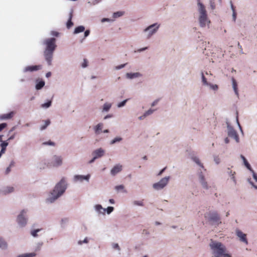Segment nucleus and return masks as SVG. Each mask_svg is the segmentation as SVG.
Segmentation results:
<instances>
[{
    "label": "nucleus",
    "instance_id": "f257e3e1",
    "mask_svg": "<svg viewBox=\"0 0 257 257\" xmlns=\"http://www.w3.org/2000/svg\"><path fill=\"white\" fill-rule=\"evenodd\" d=\"M67 188L66 179L63 177L55 184L53 188L47 193L45 199V202L47 204L54 203L64 194Z\"/></svg>",
    "mask_w": 257,
    "mask_h": 257
},
{
    "label": "nucleus",
    "instance_id": "f03ea898",
    "mask_svg": "<svg viewBox=\"0 0 257 257\" xmlns=\"http://www.w3.org/2000/svg\"><path fill=\"white\" fill-rule=\"evenodd\" d=\"M209 246L212 257H232L227 252L225 245L219 241L211 239Z\"/></svg>",
    "mask_w": 257,
    "mask_h": 257
},
{
    "label": "nucleus",
    "instance_id": "7ed1b4c3",
    "mask_svg": "<svg viewBox=\"0 0 257 257\" xmlns=\"http://www.w3.org/2000/svg\"><path fill=\"white\" fill-rule=\"evenodd\" d=\"M56 42L55 38H50L46 39L43 42V44L45 46L44 56L49 66L52 64L53 53L57 47Z\"/></svg>",
    "mask_w": 257,
    "mask_h": 257
},
{
    "label": "nucleus",
    "instance_id": "20e7f679",
    "mask_svg": "<svg viewBox=\"0 0 257 257\" xmlns=\"http://www.w3.org/2000/svg\"><path fill=\"white\" fill-rule=\"evenodd\" d=\"M197 11L199 26L201 28H209L210 20L208 17L205 6L200 0H197Z\"/></svg>",
    "mask_w": 257,
    "mask_h": 257
},
{
    "label": "nucleus",
    "instance_id": "39448f33",
    "mask_svg": "<svg viewBox=\"0 0 257 257\" xmlns=\"http://www.w3.org/2000/svg\"><path fill=\"white\" fill-rule=\"evenodd\" d=\"M161 24L155 23L150 25L143 30L142 33L146 39H150L159 31Z\"/></svg>",
    "mask_w": 257,
    "mask_h": 257
},
{
    "label": "nucleus",
    "instance_id": "423d86ee",
    "mask_svg": "<svg viewBox=\"0 0 257 257\" xmlns=\"http://www.w3.org/2000/svg\"><path fill=\"white\" fill-rule=\"evenodd\" d=\"M28 213V209H23L20 210L17 215L16 221L19 227L24 228L28 224L29 220Z\"/></svg>",
    "mask_w": 257,
    "mask_h": 257
},
{
    "label": "nucleus",
    "instance_id": "0eeeda50",
    "mask_svg": "<svg viewBox=\"0 0 257 257\" xmlns=\"http://www.w3.org/2000/svg\"><path fill=\"white\" fill-rule=\"evenodd\" d=\"M200 75L201 82L203 86L207 87L209 90L212 91L214 93L218 90V85L216 84L209 82L203 72H201Z\"/></svg>",
    "mask_w": 257,
    "mask_h": 257
},
{
    "label": "nucleus",
    "instance_id": "6e6552de",
    "mask_svg": "<svg viewBox=\"0 0 257 257\" xmlns=\"http://www.w3.org/2000/svg\"><path fill=\"white\" fill-rule=\"evenodd\" d=\"M93 209L95 212L98 215H105L110 214L114 210V208L112 206H108L106 208H103L101 204H96L94 205Z\"/></svg>",
    "mask_w": 257,
    "mask_h": 257
},
{
    "label": "nucleus",
    "instance_id": "1a4fd4ad",
    "mask_svg": "<svg viewBox=\"0 0 257 257\" xmlns=\"http://www.w3.org/2000/svg\"><path fill=\"white\" fill-rule=\"evenodd\" d=\"M170 179V176H166L162 178L159 181L154 183L152 185V187L155 190H161L167 186Z\"/></svg>",
    "mask_w": 257,
    "mask_h": 257
},
{
    "label": "nucleus",
    "instance_id": "9d476101",
    "mask_svg": "<svg viewBox=\"0 0 257 257\" xmlns=\"http://www.w3.org/2000/svg\"><path fill=\"white\" fill-rule=\"evenodd\" d=\"M226 133L228 137L233 139L236 143H239V138L236 131L228 122H226Z\"/></svg>",
    "mask_w": 257,
    "mask_h": 257
},
{
    "label": "nucleus",
    "instance_id": "9b49d317",
    "mask_svg": "<svg viewBox=\"0 0 257 257\" xmlns=\"http://www.w3.org/2000/svg\"><path fill=\"white\" fill-rule=\"evenodd\" d=\"M51 167L52 168H58L63 164V158L61 155H53L50 161Z\"/></svg>",
    "mask_w": 257,
    "mask_h": 257
},
{
    "label": "nucleus",
    "instance_id": "f8f14e48",
    "mask_svg": "<svg viewBox=\"0 0 257 257\" xmlns=\"http://www.w3.org/2000/svg\"><path fill=\"white\" fill-rule=\"evenodd\" d=\"M205 217L212 221L217 225L221 223L220 217L215 211H209L205 214Z\"/></svg>",
    "mask_w": 257,
    "mask_h": 257
},
{
    "label": "nucleus",
    "instance_id": "ddd939ff",
    "mask_svg": "<svg viewBox=\"0 0 257 257\" xmlns=\"http://www.w3.org/2000/svg\"><path fill=\"white\" fill-rule=\"evenodd\" d=\"M91 178V175L90 174H87L86 175H80L77 174L73 176V181L77 183H82L84 181L86 183H89Z\"/></svg>",
    "mask_w": 257,
    "mask_h": 257
},
{
    "label": "nucleus",
    "instance_id": "4468645a",
    "mask_svg": "<svg viewBox=\"0 0 257 257\" xmlns=\"http://www.w3.org/2000/svg\"><path fill=\"white\" fill-rule=\"evenodd\" d=\"M199 182L200 183L202 187L206 190H208L210 188V186L208 185L207 182L206 181L205 178V175L202 170L198 172L197 174Z\"/></svg>",
    "mask_w": 257,
    "mask_h": 257
},
{
    "label": "nucleus",
    "instance_id": "2eb2a0df",
    "mask_svg": "<svg viewBox=\"0 0 257 257\" xmlns=\"http://www.w3.org/2000/svg\"><path fill=\"white\" fill-rule=\"evenodd\" d=\"M235 234L240 242H243L246 245L248 244V242L246 237V234L243 233L240 230L237 229L235 230Z\"/></svg>",
    "mask_w": 257,
    "mask_h": 257
},
{
    "label": "nucleus",
    "instance_id": "dca6fc26",
    "mask_svg": "<svg viewBox=\"0 0 257 257\" xmlns=\"http://www.w3.org/2000/svg\"><path fill=\"white\" fill-rule=\"evenodd\" d=\"M123 169V166L120 164L117 163L115 164L111 169L110 174L112 176H115L118 174L120 173Z\"/></svg>",
    "mask_w": 257,
    "mask_h": 257
},
{
    "label": "nucleus",
    "instance_id": "f3484780",
    "mask_svg": "<svg viewBox=\"0 0 257 257\" xmlns=\"http://www.w3.org/2000/svg\"><path fill=\"white\" fill-rule=\"evenodd\" d=\"M105 154V151L102 148H99L94 150L92 153V156L97 159L103 157Z\"/></svg>",
    "mask_w": 257,
    "mask_h": 257
},
{
    "label": "nucleus",
    "instance_id": "a211bd4d",
    "mask_svg": "<svg viewBox=\"0 0 257 257\" xmlns=\"http://www.w3.org/2000/svg\"><path fill=\"white\" fill-rule=\"evenodd\" d=\"M42 68V66L41 65L27 66L23 69V72L26 73L28 72L37 71L41 69Z\"/></svg>",
    "mask_w": 257,
    "mask_h": 257
},
{
    "label": "nucleus",
    "instance_id": "6ab92c4d",
    "mask_svg": "<svg viewBox=\"0 0 257 257\" xmlns=\"http://www.w3.org/2000/svg\"><path fill=\"white\" fill-rule=\"evenodd\" d=\"M38 167L40 170H43L49 168H52L51 167L50 162H49L47 160H44L41 161L39 163Z\"/></svg>",
    "mask_w": 257,
    "mask_h": 257
},
{
    "label": "nucleus",
    "instance_id": "aec40b11",
    "mask_svg": "<svg viewBox=\"0 0 257 257\" xmlns=\"http://www.w3.org/2000/svg\"><path fill=\"white\" fill-rule=\"evenodd\" d=\"M142 74L140 72H128L125 74V77L129 80H132L142 77Z\"/></svg>",
    "mask_w": 257,
    "mask_h": 257
},
{
    "label": "nucleus",
    "instance_id": "412c9836",
    "mask_svg": "<svg viewBox=\"0 0 257 257\" xmlns=\"http://www.w3.org/2000/svg\"><path fill=\"white\" fill-rule=\"evenodd\" d=\"M226 172L233 184L235 185L237 183L236 179L235 176V172L232 171L230 168H228Z\"/></svg>",
    "mask_w": 257,
    "mask_h": 257
},
{
    "label": "nucleus",
    "instance_id": "4be33fe9",
    "mask_svg": "<svg viewBox=\"0 0 257 257\" xmlns=\"http://www.w3.org/2000/svg\"><path fill=\"white\" fill-rule=\"evenodd\" d=\"M243 164L252 174V177L254 181L257 182V174L252 170L247 161H246L244 163H243Z\"/></svg>",
    "mask_w": 257,
    "mask_h": 257
},
{
    "label": "nucleus",
    "instance_id": "5701e85b",
    "mask_svg": "<svg viewBox=\"0 0 257 257\" xmlns=\"http://www.w3.org/2000/svg\"><path fill=\"white\" fill-rule=\"evenodd\" d=\"M192 160L199 167H200V169H199L198 172H200V170L202 171L205 172L206 169L204 168L203 164L201 163L199 158L197 156H194L192 158Z\"/></svg>",
    "mask_w": 257,
    "mask_h": 257
},
{
    "label": "nucleus",
    "instance_id": "b1692460",
    "mask_svg": "<svg viewBox=\"0 0 257 257\" xmlns=\"http://www.w3.org/2000/svg\"><path fill=\"white\" fill-rule=\"evenodd\" d=\"M112 106V103L109 102H105L102 106L101 109V112H107L109 111L111 107Z\"/></svg>",
    "mask_w": 257,
    "mask_h": 257
},
{
    "label": "nucleus",
    "instance_id": "393cba45",
    "mask_svg": "<svg viewBox=\"0 0 257 257\" xmlns=\"http://www.w3.org/2000/svg\"><path fill=\"white\" fill-rule=\"evenodd\" d=\"M0 249L6 250L8 249V244L7 242L0 236Z\"/></svg>",
    "mask_w": 257,
    "mask_h": 257
},
{
    "label": "nucleus",
    "instance_id": "a878e982",
    "mask_svg": "<svg viewBox=\"0 0 257 257\" xmlns=\"http://www.w3.org/2000/svg\"><path fill=\"white\" fill-rule=\"evenodd\" d=\"M103 127V124L102 122L98 123L93 128L95 133L99 135L102 132Z\"/></svg>",
    "mask_w": 257,
    "mask_h": 257
},
{
    "label": "nucleus",
    "instance_id": "bb28decb",
    "mask_svg": "<svg viewBox=\"0 0 257 257\" xmlns=\"http://www.w3.org/2000/svg\"><path fill=\"white\" fill-rule=\"evenodd\" d=\"M132 204L135 207H144L145 206V202L144 199H140V200H134L132 202Z\"/></svg>",
    "mask_w": 257,
    "mask_h": 257
},
{
    "label": "nucleus",
    "instance_id": "cd10ccee",
    "mask_svg": "<svg viewBox=\"0 0 257 257\" xmlns=\"http://www.w3.org/2000/svg\"><path fill=\"white\" fill-rule=\"evenodd\" d=\"M45 84V82L44 81L37 79L36 81L35 88L37 90H40L44 86Z\"/></svg>",
    "mask_w": 257,
    "mask_h": 257
},
{
    "label": "nucleus",
    "instance_id": "c85d7f7f",
    "mask_svg": "<svg viewBox=\"0 0 257 257\" xmlns=\"http://www.w3.org/2000/svg\"><path fill=\"white\" fill-rule=\"evenodd\" d=\"M14 113V111H11L8 113L3 114L0 115V119L2 120L11 119L13 117Z\"/></svg>",
    "mask_w": 257,
    "mask_h": 257
},
{
    "label": "nucleus",
    "instance_id": "c756f323",
    "mask_svg": "<svg viewBox=\"0 0 257 257\" xmlns=\"http://www.w3.org/2000/svg\"><path fill=\"white\" fill-rule=\"evenodd\" d=\"M221 0H209V4L212 10H214L217 4H220Z\"/></svg>",
    "mask_w": 257,
    "mask_h": 257
},
{
    "label": "nucleus",
    "instance_id": "7c9ffc66",
    "mask_svg": "<svg viewBox=\"0 0 257 257\" xmlns=\"http://www.w3.org/2000/svg\"><path fill=\"white\" fill-rule=\"evenodd\" d=\"M14 191V188L12 186H7L4 187L2 190V193L6 195Z\"/></svg>",
    "mask_w": 257,
    "mask_h": 257
},
{
    "label": "nucleus",
    "instance_id": "2f4dec72",
    "mask_svg": "<svg viewBox=\"0 0 257 257\" xmlns=\"http://www.w3.org/2000/svg\"><path fill=\"white\" fill-rule=\"evenodd\" d=\"M114 189L117 192H121L124 193H127V190L125 189V187L123 185H118L114 187Z\"/></svg>",
    "mask_w": 257,
    "mask_h": 257
},
{
    "label": "nucleus",
    "instance_id": "473e14b6",
    "mask_svg": "<svg viewBox=\"0 0 257 257\" xmlns=\"http://www.w3.org/2000/svg\"><path fill=\"white\" fill-rule=\"evenodd\" d=\"M43 230L42 228H37L35 229H32L31 230L30 234L33 237H37L39 236L38 233Z\"/></svg>",
    "mask_w": 257,
    "mask_h": 257
},
{
    "label": "nucleus",
    "instance_id": "72a5a7b5",
    "mask_svg": "<svg viewBox=\"0 0 257 257\" xmlns=\"http://www.w3.org/2000/svg\"><path fill=\"white\" fill-rule=\"evenodd\" d=\"M232 86L235 94L236 95H238V92L237 90V84L234 78H232L231 79Z\"/></svg>",
    "mask_w": 257,
    "mask_h": 257
},
{
    "label": "nucleus",
    "instance_id": "f704fd0d",
    "mask_svg": "<svg viewBox=\"0 0 257 257\" xmlns=\"http://www.w3.org/2000/svg\"><path fill=\"white\" fill-rule=\"evenodd\" d=\"M122 140L123 139L122 137L120 136H116L110 141L109 144L113 145L116 143H120L122 141Z\"/></svg>",
    "mask_w": 257,
    "mask_h": 257
},
{
    "label": "nucleus",
    "instance_id": "c9c22d12",
    "mask_svg": "<svg viewBox=\"0 0 257 257\" xmlns=\"http://www.w3.org/2000/svg\"><path fill=\"white\" fill-rule=\"evenodd\" d=\"M111 247L112 249L115 251L117 252H120L121 250V248L119 245V244L117 242H113L111 243Z\"/></svg>",
    "mask_w": 257,
    "mask_h": 257
},
{
    "label": "nucleus",
    "instance_id": "e433bc0d",
    "mask_svg": "<svg viewBox=\"0 0 257 257\" xmlns=\"http://www.w3.org/2000/svg\"><path fill=\"white\" fill-rule=\"evenodd\" d=\"M72 13H73V11L71 10L69 14V19L66 24L67 28L68 29H70L73 25V23L71 21V19L72 18Z\"/></svg>",
    "mask_w": 257,
    "mask_h": 257
},
{
    "label": "nucleus",
    "instance_id": "4c0bfd02",
    "mask_svg": "<svg viewBox=\"0 0 257 257\" xmlns=\"http://www.w3.org/2000/svg\"><path fill=\"white\" fill-rule=\"evenodd\" d=\"M85 31V27L83 26H79L75 28L73 34H78Z\"/></svg>",
    "mask_w": 257,
    "mask_h": 257
},
{
    "label": "nucleus",
    "instance_id": "58836bf2",
    "mask_svg": "<svg viewBox=\"0 0 257 257\" xmlns=\"http://www.w3.org/2000/svg\"><path fill=\"white\" fill-rule=\"evenodd\" d=\"M124 14V12L122 11H118L116 12H115L112 15V18L114 19V20L115 19L118 18L121 16H122Z\"/></svg>",
    "mask_w": 257,
    "mask_h": 257
},
{
    "label": "nucleus",
    "instance_id": "ea45409f",
    "mask_svg": "<svg viewBox=\"0 0 257 257\" xmlns=\"http://www.w3.org/2000/svg\"><path fill=\"white\" fill-rule=\"evenodd\" d=\"M51 105H52L51 100H48L47 102H46L44 103H42L41 105V107L44 109H47V108H49L51 106Z\"/></svg>",
    "mask_w": 257,
    "mask_h": 257
},
{
    "label": "nucleus",
    "instance_id": "a19ab883",
    "mask_svg": "<svg viewBox=\"0 0 257 257\" xmlns=\"http://www.w3.org/2000/svg\"><path fill=\"white\" fill-rule=\"evenodd\" d=\"M89 61L86 59H83L80 63V66L82 68L84 69L88 66Z\"/></svg>",
    "mask_w": 257,
    "mask_h": 257
},
{
    "label": "nucleus",
    "instance_id": "79ce46f5",
    "mask_svg": "<svg viewBox=\"0 0 257 257\" xmlns=\"http://www.w3.org/2000/svg\"><path fill=\"white\" fill-rule=\"evenodd\" d=\"M9 143L7 142H2L1 144L2 148L1 151L2 153H5L7 147L8 146Z\"/></svg>",
    "mask_w": 257,
    "mask_h": 257
},
{
    "label": "nucleus",
    "instance_id": "37998d69",
    "mask_svg": "<svg viewBox=\"0 0 257 257\" xmlns=\"http://www.w3.org/2000/svg\"><path fill=\"white\" fill-rule=\"evenodd\" d=\"M155 111L156 109L150 108L148 110L145 111L144 113L145 114V115H146V117H147L149 115H152Z\"/></svg>",
    "mask_w": 257,
    "mask_h": 257
},
{
    "label": "nucleus",
    "instance_id": "c03bdc74",
    "mask_svg": "<svg viewBox=\"0 0 257 257\" xmlns=\"http://www.w3.org/2000/svg\"><path fill=\"white\" fill-rule=\"evenodd\" d=\"M89 239L86 237L83 240H79L78 241L77 243L79 245H82L83 243L87 244L89 242Z\"/></svg>",
    "mask_w": 257,
    "mask_h": 257
},
{
    "label": "nucleus",
    "instance_id": "a18cd8bd",
    "mask_svg": "<svg viewBox=\"0 0 257 257\" xmlns=\"http://www.w3.org/2000/svg\"><path fill=\"white\" fill-rule=\"evenodd\" d=\"M247 182L254 189L257 190V185H255L253 182L251 181V178L248 177L246 179Z\"/></svg>",
    "mask_w": 257,
    "mask_h": 257
},
{
    "label": "nucleus",
    "instance_id": "49530a36",
    "mask_svg": "<svg viewBox=\"0 0 257 257\" xmlns=\"http://www.w3.org/2000/svg\"><path fill=\"white\" fill-rule=\"evenodd\" d=\"M213 161L216 165L219 164L221 162V159L218 156H215L213 157Z\"/></svg>",
    "mask_w": 257,
    "mask_h": 257
},
{
    "label": "nucleus",
    "instance_id": "de8ad7c7",
    "mask_svg": "<svg viewBox=\"0 0 257 257\" xmlns=\"http://www.w3.org/2000/svg\"><path fill=\"white\" fill-rule=\"evenodd\" d=\"M127 101V99H125V100L122 101L121 102H120L119 103H117V107L118 108H121V107H123L125 105Z\"/></svg>",
    "mask_w": 257,
    "mask_h": 257
},
{
    "label": "nucleus",
    "instance_id": "09e8293b",
    "mask_svg": "<svg viewBox=\"0 0 257 257\" xmlns=\"http://www.w3.org/2000/svg\"><path fill=\"white\" fill-rule=\"evenodd\" d=\"M50 123V121L49 120H47L45 121V124L41 126V130H45Z\"/></svg>",
    "mask_w": 257,
    "mask_h": 257
},
{
    "label": "nucleus",
    "instance_id": "8fccbe9b",
    "mask_svg": "<svg viewBox=\"0 0 257 257\" xmlns=\"http://www.w3.org/2000/svg\"><path fill=\"white\" fill-rule=\"evenodd\" d=\"M126 65V64L125 63V64H120V65L116 66L114 67V69L116 70L121 69L123 68Z\"/></svg>",
    "mask_w": 257,
    "mask_h": 257
},
{
    "label": "nucleus",
    "instance_id": "3c124183",
    "mask_svg": "<svg viewBox=\"0 0 257 257\" xmlns=\"http://www.w3.org/2000/svg\"><path fill=\"white\" fill-rule=\"evenodd\" d=\"M237 18V13L236 11L233 12L232 14V21L233 22H235Z\"/></svg>",
    "mask_w": 257,
    "mask_h": 257
},
{
    "label": "nucleus",
    "instance_id": "603ef678",
    "mask_svg": "<svg viewBox=\"0 0 257 257\" xmlns=\"http://www.w3.org/2000/svg\"><path fill=\"white\" fill-rule=\"evenodd\" d=\"M114 21V20H111L110 19H108V18H103L101 19V22L102 23H104V22H112Z\"/></svg>",
    "mask_w": 257,
    "mask_h": 257
},
{
    "label": "nucleus",
    "instance_id": "864d4df0",
    "mask_svg": "<svg viewBox=\"0 0 257 257\" xmlns=\"http://www.w3.org/2000/svg\"><path fill=\"white\" fill-rule=\"evenodd\" d=\"M160 99H156L155 100H154L151 104V106L152 107H153V106H156V105H157V104L158 103Z\"/></svg>",
    "mask_w": 257,
    "mask_h": 257
},
{
    "label": "nucleus",
    "instance_id": "5fc2aeb1",
    "mask_svg": "<svg viewBox=\"0 0 257 257\" xmlns=\"http://www.w3.org/2000/svg\"><path fill=\"white\" fill-rule=\"evenodd\" d=\"M51 35L55 37H58L59 35V33L58 32L52 31L51 32Z\"/></svg>",
    "mask_w": 257,
    "mask_h": 257
},
{
    "label": "nucleus",
    "instance_id": "6e6d98bb",
    "mask_svg": "<svg viewBox=\"0 0 257 257\" xmlns=\"http://www.w3.org/2000/svg\"><path fill=\"white\" fill-rule=\"evenodd\" d=\"M201 72H203L205 74V76L208 79V76L212 75V73L210 71H201Z\"/></svg>",
    "mask_w": 257,
    "mask_h": 257
},
{
    "label": "nucleus",
    "instance_id": "4d7b16f0",
    "mask_svg": "<svg viewBox=\"0 0 257 257\" xmlns=\"http://www.w3.org/2000/svg\"><path fill=\"white\" fill-rule=\"evenodd\" d=\"M236 123H237V126H238V128H239L241 133L242 134H243V130L242 129V127H241V125L239 124V122L237 118H236Z\"/></svg>",
    "mask_w": 257,
    "mask_h": 257
},
{
    "label": "nucleus",
    "instance_id": "13d9d810",
    "mask_svg": "<svg viewBox=\"0 0 257 257\" xmlns=\"http://www.w3.org/2000/svg\"><path fill=\"white\" fill-rule=\"evenodd\" d=\"M84 39L88 37L90 34V31L89 30H87L86 31H84Z\"/></svg>",
    "mask_w": 257,
    "mask_h": 257
},
{
    "label": "nucleus",
    "instance_id": "bf43d9fd",
    "mask_svg": "<svg viewBox=\"0 0 257 257\" xmlns=\"http://www.w3.org/2000/svg\"><path fill=\"white\" fill-rule=\"evenodd\" d=\"M43 144L45 145L54 146V143H53L51 141H49V142L43 143Z\"/></svg>",
    "mask_w": 257,
    "mask_h": 257
},
{
    "label": "nucleus",
    "instance_id": "052dcab7",
    "mask_svg": "<svg viewBox=\"0 0 257 257\" xmlns=\"http://www.w3.org/2000/svg\"><path fill=\"white\" fill-rule=\"evenodd\" d=\"M7 126L6 123H2L0 124V131H2L4 128Z\"/></svg>",
    "mask_w": 257,
    "mask_h": 257
},
{
    "label": "nucleus",
    "instance_id": "680f3d73",
    "mask_svg": "<svg viewBox=\"0 0 257 257\" xmlns=\"http://www.w3.org/2000/svg\"><path fill=\"white\" fill-rule=\"evenodd\" d=\"M147 49H148V47H145L141 48L138 49L137 51H138V52L141 53L142 52H143V51L146 50Z\"/></svg>",
    "mask_w": 257,
    "mask_h": 257
},
{
    "label": "nucleus",
    "instance_id": "e2e57ef3",
    "mask_svg": "<svg viewBox=\"0 0 257 257\" xmlns=\"http://www.w3.org/2000/svg\"><path fill=\"white\" fill-rule=\"evenodd\" d=\"M146 116L145 115V114L144 113L141 116H140L139 117H138V119L140 120H143L145 118H146Z\"/></svg>",
    "mask_w": 257,
    "mask_h": 257
},
{
    "label": "nucleus",
    "instance_id": "0e129e2a",
    "mask_svg": "<svg viewBox=\"0 0 257 257\" xmlns=\"http://www.w3.org/2000/svg\"><path fill=\"white\" fill-rule=\"evenodd\" d=\"M95 160H96V159L95 158V157L92 156V158L89 161L88 164H92L95 161Z\"/></svg>",
    "mask_w": 257,
    "mask_h": 257
},
{
    "label": "nucleus",
    "instance_id": "69168bd1",
    "mask_svg": "<svg viewBox=\"0 0 257 257\" xmlns=\"http://www.w3.org/2000/svg\"><path fill=\"white\" fill-rule=\"evenodd\" d=\"M112 117V114H108L106 115H105L104 117V119H108V118H111Z\"/></svg>",
    "mask_w": 257,
    "mask_h": 257
},
{
    "label": "nucleus",
    "instance_id": "338daca9",
    "mask_svg": "<svg viewBox=\"0 0 257 257\" xmlns=\"http://www.w3.org/2000/svg\"><path fill=\"white\" fill-rule=\"evenodd\" d=\"M230 9L232 11V12L235 11V8L234 7L233 5L231 2H230Z\"/></svg>",
    "mask_w": 257,
    "mask_h": 257
},
{
    "label": "nucleus",
    "instance_id": "774afa93",
    "mask_svg": "<svg viewBox=\"0 0 257 257\" xmlns=\"http://www.w3.org/2000/svg\"><path fill=\"white\" fill-rule=\"evenodd\" d=\"M108 202L111 204H114L115 202L113 199H109Z\"/></svg>",
    "mask_w": 257,
    "mask_h": 257
}]
</instances>
